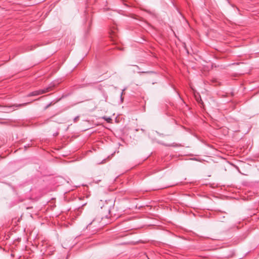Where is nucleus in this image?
<instances>
[{"label": "nucleus", "instance_id": "7ed1b4c3", "mask_svg": "<svg viewBox=\"0 0 259 259\" xmlns=\"http://www.w3.org/2000/svg\"><path fill=\"white\" fill-rule=\"evenodd\" d=\"M103 118L108 123H110L112 121V119L110 117H104Z\"/></svg>", "mask_w": 259, "mask_h": 259}, {"label": "nucleus", "instance_id": "f257e3e1", "mask_svg": "<svg viewBox=\"0 0 259 259\" xmlns=\"http://www.w3.org/2000/svg\"><path fill=\"white\" fill-rule=\"evenodd\" d=\"M51 88H52V86H50V87H48L42 90H39L32 92L29 93L27 95V97L36 96H38L39 95L45 94V93H47V92H49L50 91H51Z\"/></svg>", "mask_w": 259, "mask_h": 259}, {"label": "nucleus", "instance_id": "39448f33", "mask_svg": "<svg viewBox=\"0 0 259 259\" xmlns=\"http://www.w3.org/2000/svg\"><path fill=\"white\" fill-rule=\"evenodd\" d=\"M78 119H79V116H76V117H75V118H74V119H73V121H74V122H76L78 121Z\"/></svg>", "mask_w": 259, "mask_h": 259}, {"label": "nucleus", "instance_id": "20e7f679", "mask_svg": "<svg viewBox=\"0 0 259 259\" xmlns=\"http://www.w3.org/2000/svg\"><path fill=\"white\" fill-rule=\"evenodd\" d=\"M124 89L122 90L121 93V95H120V100H121V102H123V98L122 97V95H123V92L124 91Z\"/></svg>", "mask_w": 259, "mask_h": 259}, {"label": "nucleus", "instance_id": "f03ea898", "mask_svg": "<svg viewBox=\"0 0 259 259\" xmlns=\"http://www.w3.org/2000/svg\"><path fill=\"white\" fill-rule=\"evenodd\" d=\"M28 103H23V104H15L12 106H5L3 107L4 110L3 111L5 112H9L11 111H12L15 109V107H22L28 104Z\"/></svg>", "mask_w": 259, "mask_h": 259}, {"label": "nucleus", "instance_id": "423d86ee", "mask_svg": "<svg viewBox=\"0 0 259 259\" xmlns=\"http://www.w3.org/2000/svg\"><path fill=\"white\" fill-rule=\"evenodd\" d=\"M151 72H147V71H146V72H142V73H151Z\"/></svg>", "mask_w": 259, "mask_h": 259}]
</instances>
